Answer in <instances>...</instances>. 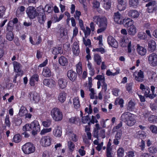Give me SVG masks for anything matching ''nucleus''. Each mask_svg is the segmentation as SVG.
Returning a JSON list of instances; mask_svg holds the SVG:
<instances>
[{
    "label": "nucleus",
    "mask_w": 157,
    "mask_h": 157,
    "mask_svg": "<svg viewBox=\"0 0 157 157\" xmlns=\"http://www.w3.org/2000/svg\"><path fill=\"white\" fill-rule=\"evenodd\" d=\"M94 21L98 25L100 28L97 30V33H100L104 31L106 29L108 20L105 17H101L98 16H95L93 18Z\"/></svg>",
    "instance_id": "1"
},
{
    "label": "nucleus",
    "mask_w": 157,
    "mask_h": 157,
    "mask_svg": "<svg viewBox=\"0 0 157 157\" xmlns=\"http://www.w3.org/2000/svg\"><path fill=\"white\" fill-rule=\"evenodd\" d=\"M120 44L122 47H127L128 52L129 53H133L135 51L134 44L131 38L123 37L120 40Z\"/></svg>",
    "instance_id": "2"
},
{
    "label": "nucleus",
    "mask_w": 157,
    "mask_h": 157,
    "mask_svg": "<svg viewBox=\"0 0 157 157\" xmlns=\"http://www.w3.org/2000/svg\"><path fill=\"white\" fill-rule=\"evenodd\" d=\"M21 149L23 153L26 155L33 153L35 151L34 145L30 142L25 143L22 146Z\"/></svg>",
    "instance_id": "3"
},
{
    "label": "nucleus",
    "mask_w": 157,
    "mask_h": 157,
    "mask_svg": "<svg viewBox=\"0 0 157 157\" xmlns=\"http://www.w3.org/2000/svg\"><path fill=\"white\" fill-rule=\"evenodd\" d=\"M140 88L146 97H149L151 98L155 97L156 95L155 94H150V89L147 86H145L143 84L141 83L140 85Z\"/></svg>",
    "instance_id": "4"
},
{
    "label": "nucleus",
    "mask_w": 157,
    "mask_h": 157,
    "mask_svg": "<svg viewBox=\"0 0 157 157\" xmlns=\"http://www.w3.org/2000/svg\"><path fill=\"white\" fill-rule=\"evenodd\" d=\"M148 61L149 64L151 66H157V54L152 53L148 56Z\"/></svg>",
    "instance_id": "5"
},
{
    "label": "nucleus",
    "mask_w": 157,
    "mask_h": 157,
    "mask_svg": "<svg viewBox=\"0 0 157 157\" xmlns=\"http://www.w3.org/2000/svg\"><path fill=\"white\" fill-rule=\"evenodd\" d=\"M26 12L28 17L30 19H34L37 16L36 9L33 6L29 7L26 10Z\"/></svg>",
    "instance_id": "6"
},
{
    "label": "nucleus",
    "mask_w": 157,
    "mask_h": 157,
    "mask_svg": "<svg viewBox=\"0 0 157 157\" xmlns=\"http://www.w3.org/2000/svg\"><path fill=\"white\" fill-rule=\"evenodd\" d=\"M133 75L134 77L135 80L137 81L141 82L144 81V73L141 70H140L138 72H134Z\"/></svg>",
    "instance_id": "7"
},
{
    "label": "nucleus",
    "mask_w": 157,
    "mask_h": 157,
    "mask_svg": "<svg viewBox=\"0 0 157 157\" xmlns=\"http://www.w3.org/2000/svg\"><path fill=\"white\" fill-rule=\"evenodd\" d=\"M51 115L53 118H62V113L59 109L57 108H54L51 112Z\"/></svg>",
    "instance_id": "8"
},
{
    "label": "nucleus",
    "mask_w": 157,
    "mask_h": 157,
    "mask_svg": "<svg viewBox=\"0 0 157 157\" xmlns=\"http://www.w3.org/2000/svg\"><path fill=\"white\" fill-rule=\"evenodd\" d=\"M52 140V138L50 136H46L42 138L40 143L43 146H48L51 144Z\"/></svg>",
    "instance_id": "9"
},
{
    "label": "nucleus",
    "mask_w": 157,
    "mask_h": 157,
    "mask_svg": "<svg viewBox=\"0 0 157 157\" xmlns=\"http://www.w3.org/2000/svg\"><path fill=\"white\" fill-rule=\"evenodd\" d=\"M146 6L147 7V10L149 13H152L157 9L156 3L155 1L150 2L147 4Z\"/></svg>",
    "instance_id": "10"
},
{
    "label": "nucleus",
    "mask_w": 157,
    "mask_h": 157,
    "mask_svg": "<svg viewBox=\"0 0 157 157\" xmlns=\"http://www.w3.org/2000/svg\"><path fill=\"white\" fill-rule=\"evenodd\" d=\"M30 98L31 100L35 103H38L40 99V97L39 94L35 92H33L29 93Z\"/></svg>",
    "instance_id": "11"
},
{
    "label": "nucleus",
    "mask_w": 157,
    "mask_h": 157,
    "mask_svg": "<svg viewBox=\"0 0 157 157\" xmlns=\"http://www.w3.org/2000/svg\"><path fill=\"white\" fill-rule=\"evenodd\" d=\"M43 83L44 85L51 88L55 87L56 85V83L55 81L51 78L44 79Z\"/></svg>",
    "instance_id": "12"
},
{
    "label": "nucleus",
    "mask_w": 157,
    "mask_h": 157,
    "mask_svg": "<svg viewBox=\"0 0 157 157\" xmlns=\"http://www.w3.org/2000/svg\"><path fill=\"white\" fill-rule=\"evenodd\" d=\"M38 80V75L37 74H34L31 77L30 79V84L31 86H34L37 85Z\"/></svg>",
    "instance_id": "13"
},
{
    "label": "nucleus",
    "mask_w": 157,
    "mask_h": 157,
    "mask_svg": "<svg viewBox=\"0 0 157 157\" xmlns=\"http://www.w3.org/2000/svg\"><path fill=\"white\" fill-rule=\"evenodd\" d=\"M107 41L108 44L112 47L116 48L118 47V44L117 41L111 36L108 37Z\"/></svg>",
    "instance_id": "14"
},
{
    "label": "nucleus",
    "mask_w": 157,
    "mask_h": 157,
    "mask_svg": "<svg viewBox=\"0 0 157 157\" xmlns=\"http://www.w3.org/2000/svg\"><path fill=\"white\" fill-rule=\"evenodd\" d=\"M72 51L74 55L78 56L80 53V49L78 43L77 42H75L72 45Z\"/></svg>",
    "instance_id": "15"
},
{
    "label": "nucleus",
    "mask_w": 157,
    "mask_h": 157,
    "mask_svg": "<svg viewBox=\"0 0 157 157\" xmlns=\"http://www.w3.org/2000/svg\"><path fill=\"white\" fill-rule=\"evenodd\" d=\"M66 135L70 141L75 142L78 140L77 136L71 131H68L67 132Z\"/></svg>",
    "instance_id": "16"
},
{
    "label": "nucleus",
    "mask_w": 157,
    "mask_h": 157,
    "mask_svg": "<svg viewBox=\"0 0 157 157\" xmlns=\"http://www.w3.org/2000/svg\"><path fill=\"white\" fill-rule=\"evenodd\" d=\"M123 17L119 12L115 13L113 16V19L114 21L119 24H122V20Z\"/></svg>",
    "instance_id": "17"
},
{
    "label": "nucleus",
    "mask_w": 157,
    "mask_h": 157,
    "mask_svg": "<svg viewBox=\"0 0 157 157\" xmlns=\"http://www.w3.org/2000/svg\"><path fill=\"white\" fill-rule=\"evenodd\" d=\"M13 64L15 72L17 73L20 72L22 74H23V72L21 70V66L20 63L16 61H14Z\"/></svg>",
    "instance_id": "18"
},
{
    "label": "nucleus",
    "mask_w": 157,
    "mask_h": 157,
    "mask_svg": "<svg viewBox=\"0 0 157 157\" xmlns=\"http://www.w3.org/2000/svg\"><path fill=\"white\" fill-rule=\"evenodd\" d=\"M136 51L138 54L141 56H145L147 53L146 49L144 47L137 44Z\"/></svg>",
    "instance_id": "19"
},
{
    "label": "nucleus",
    "mask_w": 157,
    "mask_h": 157,
    "mask_svg": "<svg viewBox=\"0 0 157 157\" xmlns=\"http://www.w3.org/2000/svg\"><path fill=\"white\" fill-rule=\"evenodd\" d=\"M67 75L68 77L72 81H75L76 78L77 74L76 73L71 70L68 71Z\"/></svg>",
    "instance_id": "20"
},
{
    "label": "nucleus",
    "mask_w": 157,
    "mask_h": 157,
    "mask_svg": "<svg viewBox=\"0 0 157 157\" xmlns=\"http://www.w3.org/2000/svg\"><path fill=\"white\" fill-rule=\"evenodd\" d=\"M123 24L126 27H130V26L134 25L133 21L130 18L124 19L123 20Z\"/></svg>",
    "instance_id": "21"
},
{
    "label": "nucleus",
    "mask_w": 157,
    "mask_h": 157,
    "mask_svg": "<svg viewBox=\"0 0 157 157\" xmlns=\"http://www.w3.org/2000/svg\"><path fill=\"white\" fill-rule=\"evenodd\" d=\"M102 3L103 8L106 10L110 9L112 3V0H102Z\"/></svg>",
    "instance_id": "22"
},
{
    "label": "nucleus",
    "mask_w": 157,
    "mask_h": 157,
    "mask_svg": "<svg viewBox=\"0 0 157 157\" xmlns=\"http://www.w3.org/2000/svg\"><path fill=\"white\" fill-rule=\"evenodd\" d=\"M31 130L34 131H40V127L39 122L36 121H34L30 124Z\"/></svg>",
    "instance_id": "23"
},
{
    "label": "nucleus",
    "mask_w": 157,
    "mask_h": 157,
    "mask_svg": "<svg viewBox=\"0 0 157 157\" xmlns=\"http://www.w3.org/2000/svg\"><path fill=\"white\" fill-rule=\"evenodd\" d=\"M95 79L98 80L97 82V88L99 89L100 87L101 83L105 82V78L103 75H98L95 78Z\"/></svg>",
    "instance_id": "24"
},
{
    "label": "nucleus",
    "mask_w": 157,
    "mask_h": 157,
    "mask_svg": "<svg viewBox=\"0 0 157 157\" xmlns=\"http://www.w3.org/2000/svg\"><path fill=\"white\" fill-rule=\"evenodd\" d=\"M140 14L139 12L135 10H130L128 13V16L132 18H135L138 17Z\"/></svg>",
    "instance_id": "25"
},
{
    "label": "nucleus",
    "mask_w": 157,
    "mask_h": 157,
    "mask_svg": "<svg viewBox=\"0 0 157 157\" xmlns=\"http://www.w3.org/2000/svg\"><path fill=\"white\" fill-rule=\"evenodd\" d=\"M67 81L64 79H59L58 80V84L59 87L63 89L66 87L67 85Z\"/></svg>",
    "instance_id": "26"
},
{
    "label": "nucleus",
    "mask_w": 157,
    "mask_h": 157,
    "mask_svg": "<svg viewBox=\"0 0 157 157\" xmlns=\"http://www.w3.org/2000/svg\"><path fill=\"white\" fill-rule=\"evenodd\" d=\"M38 19V21L40 23L43 24L44 23L46 19V17L44 13V11H43V13H39Z\"/></svg>",
    "instance_id": "27"
},
{
    "label": "nucleus",
    "mask_w": 157,
    "mask_h": 157,
    "mask_svg": "<svg viewBox=\"0 0 157 157\" xmlns=\"http://www.w3.org/2000/svg\"><path fill=\"white\" fill-rule=\"evenodd\" d=\"M58 60L59 64L62 66H66L68 64V60L64 56H62L59 57Z\"/></svg>",
    "instance_id": "28"
},
{
    "label": "nucleus",
    "mask_w": 157,
    "mask_h": 157,
    "mask_svg": "<svg viewBox=\"0 0 157 157\" xmlns=\"http://www.w3.org/2000/svg\"><path fill=\"white\" fill-rule=\"evenodd\" d=\"M62 129L61 127L57 126L55 128L53 131L54 135L56 137H60L62 135Z\"/></svg>",
    "instance_id": "29"
},
{
    "label": "nucleus",
    "mask_w": 157,
    "mask_h": 157,
    "mask_svg": "<svg viewBox=\"0 0 157 157\" xmlns=\"http://www.w3.org/2000/svg\"><path fill=\"white\" fill-rule=\"evenodd\" d=\"M156 44L155 41L154 40H151L149 41L148 47L150 51H154L156 48Z\"/></svg>",
    "instance_id": "30"
},
{
    "label": "nucleus",
    "mask_w": 157,
    "mask_h": 157,
    "mask_svg": "<svg viewBox=\"0 0 157 157\" xmlns=\"http://www.w3.org/2000/svg\"><path fill=\"white\" fill-rule=\"evenodd\" d=\"M66 94L64 92H62L59 93L58 98L59 101L61 103L63 102L66 99Z\"/></svg>",
    "instance_id": "31"
},
{
    "label": "nucleus",
    "mask_w": 157,
    "mask_h": 157,
    "mask_svg": "<svg viewBox=\"0 0 157 157\" xmlns=\"http://www.w3.org/2000/svg\"><path fill=\"white\" fill-rule=\"evenodd\" d=\"M87 66L89 70L90 74L91 76H93L94 74L95 70L92 64L89 61H88Z\"/></svg>",
    "instance_id": "32"
},
{
    "label": "nucleus",
    "mask_w": 157,
    "mask_h": 157,
    "mask_svg": "<svg viewBox=\"0 0 157 157\" xmlns=\"http://www.w3.org/2000/svg\"><path fill=\"white\" fill-rule=\"evenodd\" d=\"M139 3V0H129V5L130 7L133 8H136Z\"/></svg>",
    "instance_id": "33"
},
{
    "label": "nucleus",
    "mask_w": 157,
    "mask_h": 157,
    "mask_svg": "<svg viewBox=\"0 0 157 157\" xmlns=\"http://www.w3.org/2000/svg\"><path fill=\"white\" fill-rule=\"evenodd\" d=\"M128 34L131 36L134 35L137 32L136 28L134 25L130 26L128 29Z\"/></svg>",
    "instance_id": "34"
},
{
    "label": "nucleus",
    "mask_w": 157,
    "mask_h": 157,
    "mask_svg": "<svg viewBox=\"0 0 157 157\" xmlns=\"http://www.w3.org/2000/svg\"><path fill=\"white\" fill-rule=\"evenodd\" d=\"M42 74L45 77H49L51 75V71L48 68L46 67L43 69Z\"/></svg>",
    "instance_id": "35"
},
{
    "label": "nucleus",
    "mask_w": 157,
    "mask_h": 157,
    "mask_svg": "<svg viewBox=\"0 0 157 157\" xmlns=\"http://www.w3.org/2000/svg\"><path fill=\"white\" fill-rule=\"evenodd\" d=\"M73 103L74 107L76 109H78L80 106V104L78 98L75 97L73 99Z\"/></svg>",
    "instance_id": "36"
},
{
    "label": "nucleus",
    "mask_w": 157,
    "mask_h": 157,
    "mask_svg": "<svg viewBox=\"0 0 157 157\" xmlns=\"http://www.w3.org/2000/svg\"><path fill=\"white\" fill-rule=\"evenodd\" d=\"M125 123L129 126H132L134 124L136 121L134 118H124Z\"/></svg>",
    "instance_id": "37"
},
{
    "label": "nucleus",
    "mask_w": 157,
    "mask_h": 157,
    "mask_svg": "<svg viewBox=\"0 0 157 157\" xmlns=\"http://www.w3.org/2000/svg\"><path fill=\"white\" fill-rule=\"evenodd\" d=\"M120 70L119 69H117L115 72H113L111 71L110 69L107 70L106 74L108 76H114L120 73Z\"/></svg>",
    "instance_id": "38"
},
{
    "label": "nucleus",
    "mask_w": 157,
    "mask_h": 157,
    "mask_svg": "<svg viewBox=\"0 0 157 157\" xmlns=\"http://www.w3.org/2000/svg\"><path fill=\"white\" fill-rule=\"evenodd\" d=\"M27 112V110L26 108L23 106H22L19 110V115L21 117H23L26 114Z\"/></svg>",
    "instance_id": "39"
},
{
    "label": "nucleus",
    "mask_w": 157,
    "mask_h": 157,
    "mask_svg": "<svg viewBox=\"0 0 157 157\" xmlns=\"http://www.w3.org/2000/svg\"><path fill=\"white\" fill-rule=\"evenodd\" d=\"M81 29L83 31L85 35V37L86 38L90 35L91 30L88 27H86V29L84 27L83 28H82Z\"/></svg>",
    "instance_id": "40"
},
{
    "label": "nucleus",
    "mask_w": 157,
    "mask_h": 157,
    "mask_svg": "<svg viewBox=\"0 0 157 157\" xmlns=\"http://www.w3.org/2000/svg\"><path fill=\"white\" fill-rule=\"evenodd\" d=\"M119 4L117 6L119 10H123L125 9V5L124 3V0H117Z\"/></svg>",
    "instance_id": "41"
},
{
    "label": "nucleus",
    "mask_w": 157,
    "mask_h": 157,
    "mask_svg": "<svg viewBox=\"0 0 157 157\" xmlns=\"http://www.w3.org/2000/svg\"><path fill=\"white\" fill-rule=\"evenodd\" d=\"M94 59L95 62L98 65H99L101 64V56L98 54H95L94 55Z\"/></svg>",
    "instance_id": "42"
},
{
    "label": "nucleus",
    "mask_w": 157,
    "mask_h": 157,
    "mask_svg": "<svg viewBox=\"0 0 157 157\" xmlns=\"http://www.w3.org/2000/svg\"><path fill=\"white\" fill-rule=\"evenodd\" d=\"M76 69L77 73L78 74H80L82 72V63L81 62H79L76 65Z\"/></svg>",
    "instance_id": "43"
},
{
    "label": "nucleus",
    "mask_w": 157,
    "mask_h": 157,
    "mask_svg": "<svg viewBox=\"0 0 157 157\" xmlns=\"http://www.w3.org/2000/svg\"><path fill=\"white\" fill-rule=\"evenodd\" d=\"M136 136L137 138H140L142 140L146 137V135L144 132L139 131L136 134Z\"/></svg>",
    "instance_id": "44"
},
{
    "label": "nucleus",
    "mask_w": 157,
    "mask_h": 157,
    "mask_svg": "<svg viewBox=\"0 0 157 157\" xmlns=\"http://www.w3.org/2000/svg\"><path fill=\"white\" fill-rule=\"evenodd\" d=\"M117 154L118 157H123L124 155V149L119 147L117 150Z\"/></svg>",
    "instance_id": "45"
},
{
    "label": "nucleus",
    "mask_w": 157,
    "mask_h": 157,
    "mask_svg": "<svg viewBox=\"0 0 157 157\" xmlns=\"http://www.w3.org/2000/svg\"><path fill=\"white\" fill-rule=\"evenodd\" d=\"M6 38L9 41H11L13 39L14 36L11 31H10L7 33Z\"/></svg>",
    "instance_id": "46"
},
{
    "label": "nucleus",
    "mask_w": 157,
    "mask_h": 157,
    "mask_svg": "<svg viewBox=\"0 0 157 157\" xmlns=\"http://www.w3.org/2000/svg\"><path fill=\"white\" fill-rule=\"evenodd\" d=\"M13 140V142L15 143H19L21 140V136L19 134H16L14 136Z\"/></svg>",
    "instance_id": "47"
},
{
    "label": "nucleus",
    "mask_w": 157,
    "mask_h": 157,
    "mask_svg": "<svg viewBox=\"0 0 157 157\" xmlns=\"http://www.w3.org/2000/svg\"><path fill=\"white\" fill-rule=\"evenodd\" d=\"M95 126L96 128L94 129L93 136L95 138L98 139V130L100 129V128L99 127V124H97L95 125Z\"/></svg>",
    "instance_id": "48"
},
{
    "label": "nucleus",
    "mask_w": 157,
    "mask_h": 157,
    "mask_svg": "<svg viewBox=\"0 0 157 157\" xmlns=\"http://www.w3.org/2000/svg\"><path fill=\"white\" fill-rule=\"evenodd\" d=\"M62 52L61 48L60 47L54 48L52 51V53L54 55H57Z\"/></svg>",
    "instance_id": "49"
},
{
    "label": "nucleus",
    "mask_w": 157,
    "mask_h": 157,
    "mask_svg": "<svg viewBox=\"0 0 157 157\" xmlns=\"http://www.w3.org/2000/svg\"><path fill=\"white\" fill-rule=\"evenodd\" d=\"M134 117V115L130 113L126 112L122 115L121 118H131Z\"/></svg>",
    "instance_id": "50"
},
{
    "label": "nucleus",
    "mask_w": 157,
    "mask_h": 157,
    "mask_svg": "<svg viewBox=\"0 0 157 157\" xmlns=\"http://www.w3.org/2000/svg\"><path fill=\"white\" fill-rule=\"evenodd\" d=\"M85 38H86L84 37H83L82 38L83 44L86 46H88L89 47L91 45L90 40L89 39L86 40Z\"/></svg>",
    "instance_id": "51"
},
{
    "label": "nucleus",
    "mask_w": 157,
    "mask_h": 157,
    "mask_svg": "<svg viewBox=\"0 0 157 157\" xmlns=\"http://www.w3.org/2000/svg\"><path fill=\"white\" fill-rule=\"evenodd\" d=\"M92 51L94 52H100L101 54H103L105 52V49L104 48L102 47L94 48L92 50Z\"/></svg>",
    "instance_id": "52"
},
{
    "label": "nucleus",
    "mask_w": 157,
    "mask_h": 157,
    "mask_svg": "<svg viewBox=\"0 0 157 157\" xmlns=\"http://www.w3.org/2000/svg\"><path fill=\"white\" fill-rule=\"evenodd\" d=\"M68 148L71 151H73L75 148V144L71 141H69L68 142Z\"/></svg>",
    "instance_id": "53"
},
{
    "label": "nucleus",
    "mask_w": 157,
    "mask_h": 157,
    "mask_svg": "<svg viewBox=\"0 0 157 157\" xmlns=\"http://www.w3.org/2000/svg\"><path fill=\"white\" fill-rule=\"evenodd\" d=\"M148 151L151 153L155 154L157 152V148L154 146L151 147L149 148Z\"/></svg>",
    "instance_id": "54"
},
{
    "label": "nucleus",
    "mask_w": 157,
    "mask_h": 157,
    "mask_svg": "<svg viewBox=\"0 0 157 157\" xmlns=\"http://www.w3.org/2000/svg\"><path fill=\"white\" fill-rule=\"evenodd\" d=\"M25 10V7L23 6H21L18 8L17 11L16 13L17 15H19L21 14V12H22L24 11Z\"/></svg>",
    "instance_id": "55"
},
{
    "label": "nucleus",
    "mask_w": 157,
    "mask_h": 157,
    "mask_svg": "<svg viewBox=\"0 0 157 157\" xmlns=\"http://www.w3.org/2000/svg\"><path fill=\"white\" fill-rule=\"evenodd\" d=\"M52 128H46L42 129L40 132V134L41 135H44L45 133L50 132L52 131Z\"/></svg>",
    "instance_id": "56"
},
{
    "label": "nucleus",
    "mask_w": 157,
    "mask_h": 157,
    "mask_svg": "<svg viewBox=\"0 0 157 157\" xmlns=\"http://www.w3.org/2000/svg\"><path fill=\"white\" fill-rule=\"evenodd\" d=\"M23 130L25 132L26 131H30L31 130V128L30 125L29 124H26L23 126Z\"/></svg>",
    "instance_id": "57"
},
{
    "label": "nucleus",
    "mask_w": 157,
    "mask_h": 157,
    "mask_svg": "<svg viewBox=\"0 0 157 157\" xmlns=\"http://www.w3.org/2000/svg\"><path fill=\"white\" fill-rule=\"evenodd\" d=\"M81 15V13L80 11L76 10L74 15V17L76 20H79L80 19V17Z\"/></svg>",
    "instance_id": "58"
},
{
    "label": "nucleus",
    "mask_w": 157,
    "mask_h": 157,
    "mask_svg": "<svg viewBox=\"0 0 157 157\" xmlns=\"http://www.w3.org/2000/svg\"><path fill=\"white\" fill-rule=\"evenodd\" d=\"M51 124V121L49 120H47L46 121H44L42 122L43 125L45 127H49Z\"/></svg>",
    "instance_id": "59"
},
{
    "label": "nucleus",
    "mask_w": 157,
    "mask_h": 157,
    "mask_svg": "<svg viewBox=\"0 0 157 157\" xmlns=\"http://www.w3.org/2000/svg\"><path fill=\"white\" fill-rule=\"evenodd\" d=\"M133 84L132 83H127L126 86V88L128 92H130L132 90Z\"/></svg>",
    "instance_id": "60"
},
{
    "label": "nucleus",
    "mask_w": 157,
    "mask_h": 157,
    "mask_svg": "<svg viewBox=\"0 0 157 157\" xmlns=\"http://www.w3.org/2000/svg\"><path fill=\"white\" fill-rule=\"evenodd\" d=\"M6 9L4 6H0V18L2 17L4 14Z\"/></svg>",
    "instance_id": "61"
},
{
    "label": "nucleus",
    "mask_w": 157,
    "mask_h": 157,
    "mask_svg": "<svg viewBox=\"0 0 157 157\" xmlns=\"http://www.w3.org/2000/svg\"><path fill=\"white\" fill-rule=\"evenodd\" d=\"M135 151H129L126 153V155L124 157H134Z\"/></svg>",
    "instance_id": "62"
},
{
    "label": "nucleus",
    "mask_w": 157,
    "mask_h": 157,
    "mask_svg": "<svg viewBox=\"0 0 157 157\" xmlns=\"http://www.w3.org/2000/svg\"><path fill=\"white\" fill-rule=\"evenodd\" d=\"M150 128L152 132L157 133V127L154 125H151L150 126Z\"/></svg>",
    "instance_id": "63"
},
{
    "label": "nucleus",
    "mask_w": 157,
    "mask_h": 157,
    "mask_svg": "<svg viewBox=\"0 0 157 157\" xmlns=\"http://www.w3.org/2000/svg\"><path fill=\"white\" fill-rule=\"evenodd\" d=\"M90 98L91 99H93L94 98V95L95 94V90L94 89L91 88L90 89Z\"/></svg>",
    "instance_id": "64"
}]
</instances>
